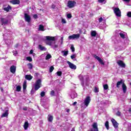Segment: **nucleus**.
<instances>
[{
  "label": "nucleus",
  "mask_w": 131,
  "mask_h": 131,
  "mask_svg": "<svg viewBox=\"0 0 131 131\" xmlns=\"http://www.w3.org/2000/svg\"><path fill=\"white\" fill-rule=\"evenodd\" d=\"M25 20L26 21V22H28V23H29L31 20L30 16L28 15L27 13L25 14Z\"/></svg>",
  "instance_id": "11"
},
{
  "label": "nucleus",
  "mask_w": 131,
  "mask_h": 131,
  "mask_svg": "<svg viewBox=\"0 0 131 131\" xmlns=\"http://www.w3.org/2000/svg\"><path fill=\"white\" fill-rule=\"evenodd\" d=\"M46 95V92H41V93H40V96L41 97H45V96Z\"/></svg>",
  "instance_id": "39"
},
{
  "label": "nucleus",
  "mask_w": 131,
  "mask_h": 131,
  "mask_svg": "<svg viewBox=\"0 0 131 131\" xmlns=\"http://www.w3.org/2000/svg\"><path fill=\"white\" fill-rule=\"evenodd\" d=\"M16 91L17 92H20L21 91V87L20 86H16Z\"/></svg>",
  "instance_id": "37"
},
{
  "label": "nucleus",
  "mask_w": 131,
  "mask_h": 131,
  "mask_svg": "<svg viewBox=\"0 0 131 131\" xmlns=\"http://www.w3.org/2000/svg\"><path fill=\"white\" fill-rule=\"evenodd\" d=\"M52 58V55L51 54H47L46 57V60H50Z\"/></svg>",
  "instance_id": "32"
},
{
  "label": "nucleus",
  "mask_w": 131,
  "mask_h": 131,
  "mask_svg": "<svg viewBox=\"0 0 131 131\" xmlns=\"http://www.w3.org/2000/svg\"><path fill=\"white\" fill-rule=\"evenodd\" d=\"M67 18H68V19H71V18H72V15H71V14H68L67 15Z\"/></svg>",
  "instance_id": "43"
},
{
  "label": "nucleus",
  "mask_w": 131,
  "mask_h": 131,
  "mask_svg": "<svg viewBox=\"0 0 131 131\" xmlns=\"http://www.w3.org/2000/svg\"><path fill=\"white\" fill-rule=\"evenodd\" d=\"M98 2L100 3H103V2H105V0H98Z\"/></svg>",
  "instance_id": "51"
},
{
  "label": "nucleus",
  "mask_w": 131,
  "mask_h": 131,
  "mask_svg": "<svg viewBox=\"0 0 131 131\" xmlns=\"http://www.w3.org/2000/svg\"><path fill=\"white\" fill-rule=\"evenodd\" d=\"M96 35H97V32L96 31H92L91 32V36L95 37Z\"/></svg>",
  "instance_id": "27"
},
{
  "label": "nucleus",
  "mask_w": 131,
  "mask_h": 131,
  "mask_svg": "<svg viewBox=\"0 0 131 131\" xmlns=\"http://www.w3.org/2000/svg\"><path fill=\"white\" fill-rule=\"evenodd\" d=\"M28 67L29 69L31 70V69H32L33 66H32V64L30 63L28 64Z\"/></svg>",
  "instance_id": "33"
},
{
  "label": "nucleus",
  "mask_w": 131,
  "mask_h": 131,
  "mask_svg": "<svg viewBox=\"0 0 131 131\" xmlns=\"http://www.w3.org/2000/svg\"><path fill=\"white\" fill-rule=\"evenodd\" d=\"M94 91L95 93H99V88L95 87Z\"/></svg>",
  "instance_id": "36"
},
{
  "label": "nucleus",
  "mask_w": 131,
  "mask_h": 131,
  "mask_svg": "<svg viewBox=\"0 0 131 131\" xmlns=\"http://www.w3.org/2000/svg\"><path fill=\"white\" fill-rule=\"evenodd\" d=\"M50 95L51 96H55V92L54 91H51V93H50Z\"/></svg>",
  "instance_id": "45"
},
{
  "label": "nucleus",
  "mask_w": 131,
  "mask_h": 131,
  "mask_svg": "<svg viewBox=\"0 0 131 131\" xmlns=\"http://www.w3.org/2000/svg\"><path fill=\"white\" fill-rule=\"evenodd\" d=\"M53 70H54V67L51 66V67L50 68V69H49L50 72H53Z\"/></svg>",
  "instance_id": "44"
},
{
  "label": "nucleus",
  "mask_w": 131,
  "mask_h": 131,
  "mask_svg": "<svg viewBox=\"0 0 131 131\" xmlns=\"http://www.w3.org/2000/svg\"><path fill=\"white\" fill-rule=\"evenodd\" d=\"M33 18H34V19H37V15L36 14L34 15Z\"/></svg>",
  "instance_id": "50"
},
{
  "label": "nucleus",
  "mask_w": 131,
  "mask_h": 131,
  "mask_svg": "<svg viewBox=\"0 0 131 131\" xmlns=\"http://www.w3.org/2000/svg\"><path fill=\"white\" fill-rule=\"evenodd\" d=\"M70 109H68V110H67V112H70Z\"/></svg>",
  "instance_id": "57"
},
{
  "label": "nucleus",
  "mask_w": 131,
  "mask_h": 131,
  "mask_svg": "<svg viewBox=\"0 0 131 131\" xmlns=\"http://www.w3.org/2000/svg\"><path fill=\"white\" fill-rule=\"evenodd\" d=\"M39 49L41 50V51H47V48L40 45H39Z\"/></svg>",
  "instance_id": "26"
},
{
  "label": "nucleus",
  "mask_w": 131,
  "mask_h": 131,
  "mask_svg": "<svg viewBox=\"0 0 131 131\" xmlns=\"http://www.w3.org/2000/svg\"><path fill=\"white\" fill-rule=\"evenodd\" d=\"M11 3L13 4V5H19L20 1L19 0H12L11 1Z\"/></svg>",
  "instance_id": "21"
},
{
  "label": "nucleus",
  "mask_w": 131,
  "mask_h": 131,
  "mask_svg": "<svg viewBox=\"0 0 131 131\" xmlns=\"http://www.w3.org/2000/svg\"><path fill=\"white\" fill-rule=\"evenodd\" d=\"M122 89L123 94H125V93H126V91H127V88L124 83L122 84Z\"/></svg>",
  "instance_id": "13"
},
{
  "label": "nucleus",
  "mask_w": 131,
  "mask_h": 131,
  "mask_svg": "<svg viewBox=\"0 0 131 131\" xmlns=\"http://www.w3.org/2000/svg\"><path fill=\"white\" fill-rule=\"evenodd\" d=\"M26 79H27V80H31L32 79V76L30 75H27L25 76Z\"/></svg>",
  "instance_id": "24"
},
{
  "label": "nucleus",
  "mask_w": 131,
  "mask_h": 131,
  "mask_svg": "<svg viewBox=\"0 0 131 131\" xmlns=\"http://www.w3.org/2000/svg\"><path fill=\"white\" fill-rule=\"evenodd\" d=\"M92 128H91L89 131H99V128H98V123H94L92 125Z\"/></svg>",
  "instance_id": "8"
},
{
  "label": "nucleus",
  "mask_w": 131,
  "mask_h": 131,
  "mask_svg": "<svg viewBox=\"0 0 131 131\" xmlns=\"http://www.w3.org/2000/svg\"><path fill=\"white\" fill-rule=\"evenodd\" d=\"M47 119H48V121H49V122H53L54 117L51 115H48Z\"/></svg>",
  "instance_id": "16"
},
{
  "label": "nucleus",
  "mask_w": 131,
  "mask_h": 131,
  "mask_svg": "<svg viewBox=\"0 0 131 131\" xmlns=\"http://www.w3.org/2000/svg\"><path fill=\"white\" fill-rule=\"evenodd\" d=\"M123 2H126V3H129V0H122Z\"/></svg>",
  "instance_id": "54"
},
{
  "label": "nucleus",
  "mask_w": 131,
  "mask_h": 131,
  "mask_svg": "<svg viewBox=\"0 0 131 131\" xmlns=\"http://www.w3.org/2000/svg\"><path fill=\"white\" fill-rule=\"evenodd\" d=\"M15 48H18V44H16V45L15 46Z\"/></svg>",
  "instance_id": "59"
},
{
  "label": "nucleus",
  "mask_w": 131,
  "mask_h": 131,
  "mask_svg": "<svg viewBox=\"0 0 131 131\" xmlns=\"http://www.w3.org/2000/svg\"><path fill=\"white\" fill-rule=\"evenodd\" d=\"M127 17H131V12H128L127 13Z\"/></svg>",
  "instance_id": "46"
},
{
  "label": "nucleus",
  "mask_w": 131,
  "mask_h": 131,
  "mask_svg": "<svg viewBox=\"0 0 131 131\" xmlns=\"http://www.w3.org/2000/svg\"><path fill=\"white\" fill-rule=\"evenodd\" d=\"M41 86V80L38 79L35 83V90L37 91Z\"/></svg>",
  "instance_id": "5"
},
{
  "label": "nucleus",
  "mask_w": 131,
  "mask_h": 131,
  "mask_svg": "<svg viewBox=\"0 0 131 131\" xmlns=\"http://www.w3.org/2000/svg\"><path fill=\"white\" fill-rule=\"evenodd\" d=\"M113 11L117 17H121V11L119 8H113Z\"/></svg>",
  "instance_id": "6"
},
{
  "label": "nucleus",
  "mask_w": 131,
  "mask_h": 131,
  "mask_svg": "<svg viewBox=\"0 0 131 131\" xmlns=\"http://www.w3.org/2000/svg\"><path fill=\"white\" fill-rule=\"evenodd\" d=\"M47 40L46 41V45L48 46H50L53 50H56V49H58L59 46L58 45V43L55 41V37H51L49 36H47L46 37Z\"/></svg>",
  "instance_id": "1"
},
{
  "label": "nucleus",
  "mask_w": 131,
  "mask_h": 131,
  "mask_svg": "<svg viewBox=\"0 0 131 131\" xmlns=\"http://www.w3.org/2000/svg\"><path fill=\"white\" fill-rule=\"evenodd\" d=\"M29 126V123L26 121L25 122L24 125V127L25 128V129H27V128H28V126Z\"/></svg>",
  "instance_id": "23"
},
{
  "label": "nucleus",
  "mask_w": 131,
  "mask_h": 131,
  "mask_svg": "<svg viewBox=\"0 0 131 131\" xmlns=\"http://www.w3.org/2000/svg\"><path fill=\"white\" fill-rule=\"evenodd\" d=\"M131 111V108H129L128 110V111Z\"/></svg>",
  "instance_id": "61"
},
{
  "label": "nucleus",
  "mask_w": 131,
  "mask_h": 131,
  "mask_svg": "<svg viewBox=\"0 0 131 131\" xmlns=\"http://www.w3.org/2000/svg\"><path fill=\"white\" fill-rule=\"evenodd\" d=\"M76 5V2L74 1H69L67 4V7H68L69 9H72V8L75 7Z\"/></svg>",
  "instance_id": "3"
},
{
  "label": "nucleus",
  "mask_w": 131,
  "mask_h": 131,
  "mask_svg": "<svg viewBox=\"0 0 131 131\" xmlns=\"http://www.w3.org/2000/svg\"><path fill=\"white\" fill-rule=\"evenodd\" d=\"M13 53L14 56H17L18 55V52L17 51H13Z\"/></svg>",
  "instance_id": "41"
},
{
  "label": "nucleus",
  "mask_w": 131,
  "mask_h": 131,
  "mask_svg": "<svg viewBox=\"0 0 131 131\" xmlns=\"http://www.w3.org/2000/svg\"><path fill=\"white\" fill-rule=\"evenodd\" d=\"M102 21H103V18H102V17L99 18V23H101V22H102Z\"/></svg>",
  "instance_id": "48"
},
{
  "label": "nucleus",
  "mask_w": 131,
  "mask_h": 131,
  "mask_svg": "<svg viewBox=\"0 0 131 131\" xmlns=\"http://www.w3.org/2000/svg\"><path fill=\"white\" fill-rule=\"evenodd\" d=\"M0 22L2 24V25H4L6 26V25H7L9 23V19H8V18L2 17L0 18Z\"/></svg>",
  "instance_id": "4"
},
{
  "label": "nucleus",
  "mask_w": 131,
  "mask_h": 131,
  "mask_svg": "<svg viewBox=\"0 0 131 131\" xmlns=\"http://www.w3.org/2000/svg\"><path fill=\"white\" fill-rule=\"evenodd\" d=\"M94 58H95V59H96V60H98L99 61V62L100 63V64H102V65H104V61H103V60L99 56L95 55Z\"/></svg>",
  "instance_id": "14"
},
{
  "label": "nucleus",
  "mask_w": 131,
  "mask_h": 131,
  "mask_svg": "<svg viewBox=\"0 0 131 131\" xmlns=\"http://www.w3.org/2000/svg\"><path fill=\"white\" fill-rule=\"evenodd\" d=\"M75 57H76V55L75 54H73L71 56L72 60H74V59H75Z\"/></svg>",
  "instance_id": "40"
},
{
  "label": "nucleus",
  "mask_w": 131,
  "mask_h": 131,
  "mask_svg": "<svg viewBox=\"0 0 131 131\" xmlns=\"http://www.w3.org/2000/svg\"><path fill=\"white\" fill-rule=\"evenodd\" d=\"M3 10H4V11H5L6 12H9V11H11V10H12V7H11L10 5H8L7 7H4L3 8Z\"/></svg>",
  "instance_id": "19"
},
{
  "label": "nucleus",
  "mask_w": 131,
  "mask_h": 131,
  "mask_svg": "<svg viewBox=\"0 0 131 131\" xmlns=\"http://www.w3.org/2000/svg\"><path fill=\"white\" fill-rule=\"evenodd\" d=\"M77 104V102L75 101L73 103V106H75V105H76Z\"/></svg>",
  "instance_id": "53"
},
{
  "label": "nucleus",
  "mask_w": 131,
  "mask_h": 131,
  "mask_svg": "<svg viewBox=\"0 0 131 131\" xmlns=\"http://www.w3.org/2000/svg\"><path fill=\"white\" fill-rule=\"evenodd\" d=\"M27 82L26 81H24V84H23V90H26V88H27V85L26 84Z\"/></svg>",
  "instance_id": "31"
},
{
  "label": "nucleus",
  "mask_w": 131,
  "mask_h": 131,
  "mask_svg": "<svg viewBox=\"0 0 131 131\" xmlns=\"http://www.w3.org/2000/svg\"><path fill=\"white\" fill-rule=\"evenodd\" d=\"M121 114V113L119 111L117 112L116 113L117 116H120Z\"/></svg>",
  "instance_id": "47"
},
{
  "label": "nucleus",
  "mask_w": 131,
  "mask_h": 131,
  "mask_svg": "<svg viewBox=\"0 0 131 131\" xmlns=\"http://www.w3.org/2000/svg\"><path fill=\"white\" fill-rule=\"evenodd\" d=\"M51 7L52 9H55V8H56V5L53 4L52 5Z\"/></svg>",
  "instance_id": "52"
},
{
  "label": "nucleus",
  "mask_w": 131,
  "mask_h": 131,
  "mask_svg": "<svg viewBox=\"0 0 131 131\" xmlns=\"http://www.w3.org/2000/svg\"><path fill=\"white\" fill-rule=\"evenodd\" d=\"M30 54H33V50H30Z\"/></svg>",
  "instance_id": "56"
},
{
  "label": "nucleus",
  "mask_w": 131,
  "mask_h": 131,
  "mask_svg": "<svg viewBox=\"0 0 131 131\" xmlns=\"http://www.w3.org/2000/svg\"><path fill=\"white\" fill-rule=\"evenodd\" d=\"M61 41H62V42H63V37H61Z\"/></svg>",
  "instance_id": "58"
},
{
  "label": "nucleus",
  "mask_w": 131,
  "mask_h": 131,
  "mask_svg": "<svg viewBox=\"0 0 131 131\" xmlns=\"http://www.w3.org/2000/svg\"><path fill=\"white\" fill-rule=\"evenodd\" d=\"M105 126L106 128V129H109V121H106L105 123Z\"/></svg>",
  "instance_id": "29"
},
{
  "label": "nucleus",
  "mask_w": 131,
  "mask_h": 131,
  "mask_svg": "<svg viewBox=\"0 0 131 131\" xmlns=\"http://www.w3.org/2000/svg\"><path fill=\"white\" fill-rule=\"evenodd\" d=\"M117 64L119 65V66L122 67V68H125V63H123V61L122 60H118L117 61Z\"/></svg>",
  "instance_id": "12"
},
{
  "label": "nucleus",
  "mask_w": 131,
  "mask_h": 131,
  "mask_svg": "<svg viewBox=\"0 0 131 131\" xmlns=\"http://www.w3.org/2000/svg\"><path fill=\"white\" fill-rule=\"evenodd\" d=\"M91 103V97L87 96L84 100L83 104L81 105L82 108H85L88 107Z\"/></svg>",
  "instance_id": "2"
},
{
  "label": "nucleus",
  "mask_w": 131,
  "mask_h": 131,
  "mask_svg": "<svg viewBox=\"0 0 131 131\" xmlns=\"http://www.w3.org/2000/svg\"><path fill=\"white\" fill-rule=\"evenodd\" d=\"M8 115H9V111L6 110L5 112L2 115L1 117L2 118L8 117Z\"/></svg>",
  "instance_id": "20"
},
{
  "label": "nucleus",
  "mask_w": 131,
  "mask_h": 131,
  "mask_svg": "<svg viewBox=\"0 0 131 131\" xmlns=\"http://www.w3.org/2000/svg\"><path fill=\"white\" fill-rule=\"evenodd\" d=\"M56 74H57L58 76H61V75H62V72L61 71L57 72Z\"/></svg>",
  "instance_id": "42"
},
{
  "label": "nucleus",
  "mask_w": 131,
  "mask_h": 131,
  "mask_svg": "<svg viewBox=\"0 0 131 131\" xmlns=\"http://www.w3.org/2000/svg\"><path fill=\"white\" fill-rule=\"evenodd\" d=\"M71 131H75V129H74V128H72Z\"/></svg>",
  "instance_id": "60"
},
{
  "label": "nucleus",
  "mask_w": 131,
  "mask_h": 131,
  "mask_svg": "<svg viewBox=\"0 0 131 131\" xmlns=\"http://www.w3.org/2000/svg\"><path fill=\"white\" fill-rule=\"evenodd\" d=\"M111 121H112L113 126L115 127V128H118V123H117V122H116L115 119H112Z\"/></svg>",
  "instance_id": "10"
},
{
  "label": "nucleus",
  "mask_w": 131,
  "mask_h": 131,
  "mask_svg": "<svg viewBox=\"0 0 131 131\" xmlns=\"http://www.w3.org/2000/svg\"><path fill=\"white\" fill-rule=\"evenodd\" d=\"M27 61H29V62L32 61V58L31 57H27Z\"/></svg>",
  "instance_id": "38"
},
{
  "label": "nucleus",
  "mask_w": 131,
  "mask_h": 131,
  "mask_svg": "<svg viewBox=\"0 0 131 131\" xmlns=\"http://www.w3.org/2000/svg\"><path fill=\"white\" fill-rule=\"evenodd\" d=\"M1 91L3 92V91H4V89L1 88Z\"/></svg>",
  "instance_id": "62"
},
{
  "label": "nucleus",
  "mask_w": 131,
  "mask_h": 131,
  "mask_svg": "<svg viewBox=\"0 0 131 131\" xmlns=\"http://www.w3.org/2000/svg\"><path fill=\"white\" fill-rule=\"evenodd\" d=\"M10 72L11 73H15L16 72V66H12L10 67Z\"/></svg>",
  "instance_id": "17"
},
{
  "label": "nucleus",
  "mask_w": 131,
  "mask_h": 131,
  "mask_svg": "<svg viewBox=\"0 0 131 131\" xmlns=\"http://www.w3.org/2000/svg\"><path fill=\"white\" fill-rule=\"evenodd\" d=\"M61 53L63 54V56H64L65 57L68 55V51H61Z\"/></svg>",
  "instance_id": "30"
},
{
  "label": "nucleus",
  "mask_w": 131,
  "mask_h": 131,
  "mask_svg": "<svg viewBox=\"0 0 131 131\" xmlns=\"http://www.w3.org/2000/svg\"><path fill=\"white\" fill-rule=\"evenodd\" d=\"M61 45H62V43H63V42H62V41H61Z\"/></svg>",
  "instance_id": "63"
},
{
  "label": "nucleus",
  "mask_w": 131,
  "mask_h": 131,
  "mask_svg": "<svg viewBox=\"0 0 131 131\" xmlns=\"http://www.w3.org/2000/svg\"><path fill=\"white\" fill-rule=\"evenodd\" d=\"M71 97L72 99H75L77 97V94L75 91H73L71 94Z\"/></svg>",
  "instance_id": "15"
},
{
  "label": "nucleus",
  "mask_w": 131,
  "mask_h": 131,
  "mask_svg": "<svg viewBox=\"0 0 131 131\" xmlns=\"http://www.w3.org/2000/svg\"><path fill=\"white\" fill-rule=\"evenodd\" d=\"M23 110H24L25 111H27V107H24Z\"/></svg>",
  "instance_id": "55"
},
{
  "label": "nucleus",
  "mask_w": 131,
  "mask_h": 131,
  "mask_svg": "<svg viewBox=\"0 0 131 131\" xmlns=\"http://www.w3.org/2000/svg\"><path fill=\"white\" fill-rule=\"evenodd\" d=\"M67 63L68 64L70 68H71V69H74V70H75V69H76V66H75V64L71 63L70 61H68L67 62Z\"/></svg>",
  "instance_id": "9"
},
{
  "label": "nucleus",
  "mask_w": 131,
  "mask_h": 131,
  "mask_svg": "<svg viewBox=\"0 0 131 131\" xmlns=\"http://www.w3.org/2000/svg\"><path fill=\"white\" fill-rule=\"evenodd\" d=\"M120 37H121L123 39H124V38H125V37L126 36L125 35V33H123V32H121L120 33Z\"/></svg>",
  "instance_id": "25"
},
{
  "label": "nucleus",
  "mask_w": 131,
  "mask_h": 131,
  "mask_svg": "<svg viewBox=\"0 0 131 131\" xmlns=\"http://www.w3.org/2000/svg\"><path fill=\"white\" fill-rule=\"evenodd\" d=\"M62 23H64V24H66V20H65V19L62 18Z\"/></svg>",
  "instance_id": "49"
},
{
  "label": "nucleus",
  "mask_w": 131,
  "mask_h": 131,
  "mask_svg": "<svg viewBox=\"0 0 131 131\" xmlns=\"http://www.w3.org/2000/svg\"><path fill=\"white\" fill-rule=\"evenodd\" d=\"M80 37V34H74L72 35L69 36L68 39L70 40L71 39H78Z\"/></svg>",
  "instance_id": "7"
},
{
  "label": "nucleus",
  "mask_w": 131,
  "mask_h": 131,
  "mask_svg": "<svg viewBox=\"0 0 131 131\" xmlns=\"http://www.w3.org/2000/svg\"><path fill=\"white\" fill-rule=\"evenodd\" d=\"M108 88L109 87L108 86V84H105L103 85V89H104V90H108Z\"/></svg>",
  "instance_id": "35"
},
{
  "label": "nucleus",
  "mask_w": 131,
  "mask_h": 131,
  "mask_svg": "<svg viewBox=\"0 0 131 131\" xmlns=\"http://www.w3.org/2000/svg\"><path fill=\"white\" fill-rule=\"evenodd\" d=\"M71 50L72 52H73V53H74V52H75V48H74V46L73 45H71Z\"/></svg>",
  "instance_id": "34"
},
{
  "label": "nucleus",
  "mask_w": 131,
  "mask_h": 131,
  "mask_svg": "<svg viewBox=\"0 0 131 131\" xmlns=\"http://www.w3.org/2000/svg\"><path fill=\"white\" fill-rule=\"evenodd\" d=\"M39 30H41V31H45V27L43 26L40 25L39 26Z\"/></svg>",
  "instance_id": "28"
},
{
  "label": "nucleus",
  "mask_w": 131,
  "mask_h": 131,
  "mask_svg": "<svg viewBox=\"0 0 131 131\" xmlns=\"http://www.w3.org/2000/svg\"><path fill=\"white\" fill-rule=\"evenodd\" d=\"M79 78L80 80H81L82 81L81 85H82V86H84V82L83 81V76H82V75H80L79 76Z\"/></svg>",
  "instance_id": "18"
},
{
  "label": "nucleus",
  "mask_w": 131,
  "mask_h": 131,
  "mask_svg": "<svg viewBox=\"0 0 131 131\" xmlns=\"http://www.w3.org/2000/svg\"><path fill=\"white\" fill-rule=\"evenodd\" d=\"M32 91H33V90H31V93H32Z\"/></svg>",
  "instance_id": "64"
},
{
  "label": "nucleus",
  "mask_w": 131,
  "mask_h": 131,
  "mask_svg": "<svg viewBox=\"0 0 131 131\" xmlns=\"http://www.w3.org/2000/svg\"><path fill=\"white\" fill-rule=\"evenodd\" d=\"M122 79H121L120 81H118L116 85V88H118V89H119L120 88V85L122 84Z\"/></svg>",
  "instance_id": "22"
}]
</instances>
